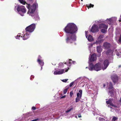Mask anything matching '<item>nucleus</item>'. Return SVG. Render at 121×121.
Masks as SVG:
<instances>
[{"instance_id":"1","label":"nucleus","mask_w":121,"mask_h":121,"mask_svg":"<svg viewBox=\"0 0 121 121\" xmlns=\"http://www.w3.org/2000/svg\"><path fill=\"white\" fill-rule=\"evenodd\" d=\"M65 33L68 34L66 35V42L67 43H72L76 40V25L73 23H68L64 28Z\"/></svg>"},{"instance_id":"2","label":"nucleus","mask_w":121,"mask_h":121,"mask_svg":"<svg viewBox=\"0 0 121 121\" xmlns=\"http://www.w3.org/2000/svg\"><path fill=\"white\" fill-rule=\"evenodd\" d=\"M96 55L95 53H94L91 55V57L89 58V69L90 71H92L94 69L96 71H98L101 70L102 68L100 63H98L94 66L92 62L96 60Z\"/></svg>"},{"instance_id":"3","label":"nucleus","mask_w":121,"mask_h":121,"mask_svg":"<svg viewBox=\"0 0 121 121\" xmlns=\"http://www.w3.org/2000/svg\"><path fill=\"white\" fill-rule=\"evenodd\" d=\"M38 7V5L36 3H34L32 6L28 4L26 6V7L28 9L27 14L30 16L34 17L36 20H39V18L38 15L35 13V10Z\"/></svg>"},{"instance_id":"4","label":"nucleus","mask_w":121,"mask_h":121,"mask_svg":"<svg viewBox=\"0 0 121 121\" xmlns=\"http://www.w3.org/2000/svg\"><path fill=\"white\" fill-rule=\"evenodd\" d=\"M107 88L108 89L109 94L113 96L116 94V90L114 89L111 82H109L107 83Z\"/></svg>"},{"instance_id":"5","label":"nucleus","mask_w":121,"mask_h":121,"mask_svg":"<svg viewBox=\"0 0 121 121\" xmlns=\"http://www.w3.org/2000/svg\"><path fill=\"white\" fill-rule=\"evenodd\" d=\"M17 10L18 13L21 16H23L26 12V10L25 7L22 5H17Z\"/></svg>"},{"instance_id":"6","label":"nucleus","mask_w":121,"mask_h":121,"mask_svg":"<svg viewBox=\"0 0 121 121\" xmlns=\"http://www.w3.org/2000/svg\"><path fill=\"white\" fill-rule=\"evenodd\" d=\"M18 0L23 5H25L26 4H27L26 6L27 5L29 4L30 6H32L35 3H36L37 4L36 2V0H27V3L23 0Z\"/></svg>"},{"instance_id":"7","label":"nucleus","mask_w":121,"mask_h":121,"mask_svg":"<svg viewBox=\"0 0 121 121\" xmlns=\"http://www.w3.org/2000/svg\"><path fill=\"white\" fill-rule=\"evenodd\" d=\"M69 69V68L68 69L65 68L64 69H58L57 70L55 69L54 72V74L55 75L62 74L65 72H67Z\"/></svg>"},{"instance_id":"8","label":"nucleus","mask_w":121,"mask_h":121,"mask_svg":"<svg viewBox=\"0 0 121 121\" xmlns=\"http://www.w3.org/2000/svg\"><path fill=\"white\" fill-rule=\"evenodd\" d=\"M35 27V25L34 24H33L27 27L26 30L27 32H31L34 31Z\"/></svg>"},{"instance_id":"9","label":"nucleus","mask_w":121,"mask_h":121,"mask_svg":"<svg viewBox=\"0 0 121 121\" xmlns=\"http://www.w3.org/2000/svg\"><path fill=\"white\" fill-rule=\"evenodd\" d=\"M113 102V99H110L108 100L107 101H106V103L108 104H109L110 105V106L109 107V105H108V107H110L111 108V111L112 112L114 111V109H113V108L112 107H111L110 106H112V107H116V106L114 105L112 103Z\"/></svg>"},{"instance_id":"10","label":"nucleus","mask_w":121,"mask_h":121,"mask_svg":"<svg viewBox=\"0 0 121 121\" xmlns=\"http://www.w3.org/2000/svg\"><path fill=\"white\" fill-rule=\"evenodd\" d=\"M82 94V91L80 90L77 93V97L76 98V102H78L80 100L81 98Z\"/></svg>"},{"instance_id":"11","label":"nucleus","mask_w":121,"mask_h":121,"mask_svg":"<svg viewBox=\"0 0 121 121\" xmlns=\"http://www.w3.org/2000/svg\"><path fill=\"white\" fill-rule=\"evenodd\" d=\"M103 37V35H100L98 38L97 40H96V42L94 43H95L96 44H99L101 42L103 41L104 40L102 39Z\"/></svg>"},{"instance_id":"12","label":"nucleus","mask_w":121,"mask_h":121,"mask_svg":"<svg viewBox=\"0 0 121 121\" xmlns=\"http://www.w3.org/2000/svg\"><path fill=\"white\" fill-rule=\"evenodd\" d=\"M99 31V28L98 26L95 24L93 26L91 29V31L93 33L97 32Z\"/></svg>"},{"instance_id":"13","label":"nucleus","mask_w":121,"mask_h":121,"mask_svg":"<svg viewBox=\"0 0 121 121\" xmlns=\"http://www.w3.org/2000/svg\"><path fill=\"white\" fill-rule=\"evenodd\" d=\"M104 66L102 67L103 70H104L109 65L108 60H105L103 62Z\"/></svg>"},{"instance_id":"14","label":"nucleus","mask_w":121,"mask_h":121,"mask_svg":"<svg viewBox=\"0 0 121 121\" xmlns=\"http://www.w3.org/2000/svg\"><path fill=\"white\" fill-rule=\"evenodd\" d=\"M113 52V50H108L106 52L104 51L103 52V54L106 53V54L107 55H109L110 56H111V59H112L113 57L112 54Z\"/></svg>"},{"instance_id":"15","label":"nucleus","mask_w":121,"mask_h":121,"mask_svg":"<svg viewBox=\"0 0 121 121\" xmlns=\"http://www.w3.org/2000/svg\"><path fill=\"white\" fill-rule=\"evenodd\" d=\"M25 32V34L24 35H23V37L22 38L23 39V40H26L28 39L29 37V35L30 33L29 32L26 31L25 32L23 31V34H24ZM23 35H22V36Z\"/></svg>"},{"instance_id":"16","label":"nucleus","mask_w":121,"mask_h":121,"mask_svg":"<svg viewBox=\"0 0 121 121\" xmlns=\"http://www.w3.org/2000/svg\"><path fill=\"white\" fill-rule=\"evenodd\" d=\"M108 26V25H106L104 24L101 23L99 25V28L101 29L102 28L107 29Z\"/></svg>"},{"instance_id":"17","label":"nucleus","mask_w":121,"mask_h":121,"mask_svg":"<svg viewBox=\"0 0 121 121\" xmlns=\"http://www.w3.org/2000/svg\"><path fill=\"white\" fill-rule=\"evenodd\" d=\"M88 31H85V35L86 36V38H87V39L88 41L90 42H91L94 39L92 36L91 35H89L88 37L87 38V33Z\"/></svg>"},{"instance_id":"18","label":"nucleus","mask_w":121,"mask_h":121,"mask_svg":"<svg viewBox=\"0 0 121 121\" xmlns=\"http://www.w3.org/2000/svg\"><path fill=\"white\" fill-rule=\"evenodd\" d=\"M111 78L113 82H115L117 81L118 78L117 75L113 74L111 76Z\"/></svg>"},{"instance_id":"19","label":"nucleus","mask_w":121,"mask_h":121,"mask_svg":"<svg viewBox=\"0 0 121 121\" xmlns=\"http://www.w3.org/2000/svg\"><path fill=\"white\" fill-rule=\"evenodd\" d=\"M75 62V61H72L71 59H69L68 60H67L65 64L67 65L68 66H70L72 64H74Z\"/></svg>"},{"instance_id":"20","label":"nucleus","mask_w":121,"mask_h":121,"mask_svg":"<svg viewBox=\"0 0 121 121\" xmlns=\"http://www.w3.org/2000/svg\"><path fill=\"white\" fill-rule=\"evenodd\" d=\"M41 57L40 56H39L38 59L37 61L39 64L42 66L41 67V69H42V66L44 64V62L42 60H41Z\"/></svg>"},{"instance_id":"21","label":"nucleus","mask_w":121,"mask_h":121,"mask_svg":"<svg viewBox=\"0 0 121 121\" xmlns=\"http://www.w3.org/2000/svg\"><path fill=\"white\" fill-rule=\"evenodd\" d=\"M98 91L97 88L95 87V90H94L92 92V93L91 94V96H93V97L95 98L96 97V95H97Z\"/></svg>"},{"instance_id":"22","label":"nucleus","mask_w":121,"mask_h":121,"mask_svg":"<svg viewBox=\"0 0 121 121\" xmlns=\"http://www.w3.org/2000/svg\"><path fill=\"white\" fill-rule=\"evenodd\" d=\"M103 46L104 48L107 49L110 47L111 45L109 43L106 42L103 43Z\"/></svg>"},{"instance_id":"23","label":"nucleus","mask_w":121,"mask_h":121,"mask_svg":"<svg viewBox=\"0 0 121 121\" xmlns=\"http://www.w3.org/2000/svg\"><path fill=\"white\" fill-rule=\"evenodd\" d=\"M106 22L109 24H111L113 22L112 18L107 19L105 21Z\"/></svg>"},{"instance_id":"24","label":"nucleus","mask_w":121,"mask_h":121,"mask_svg":"<svg viewBox=\"0 0 121 121\" xmlns=\"http://www.w3.org/2000/svg\"><path fill=\"white\" fill-rule=\"evenodd\" d=\"M97 52L99 53L101 52L102 51V48L101 46H98L97 47Z\"/></svg>"},{"instance_id":"25","label":"nucleus","mask_w":121,"mask_h":121,"mask_svg":"<svg viewBox=\"0 0 121 121\" xmlns=\"http://www.w3.org/2000/svg\"><path fill=\"white\" fill-rule=\"evenodd\" d=\"M69 88V86L68 85L66 86L65 88V89L64 91V94H65L67 92L68 89Z\"/></svg>"},{"instance_id":"26","label":"nucleus","mask_w":121,"mask_h":121,"mask_svg":"<svg viewBox=\"0 0 121 121\" xmlns=\"http://www.w3.org/2000/svg\"><path fill=\"white\" fill-rule=\"evenodd\" d=\"M72 109V108H68V109L65 112L66 113H67L68 112H69ZM67 113H65L64 114H63V116H66L67 115Z\"/></svg>"},{"instance_id":"27","label":"nucleus","mask_w":121,"mask_h":121,"mask_svg":"<svg viewBox=\"0 0 121 121\" xmlns=\"http://www.w3.org/2000/svg\"><path fill=\"white\" fill-rule=\"evenodd\" d=\"M118 118L117 117L115 116L113 117V118L112 119V121H117Z\"/></svg>"},{"instance_id":"28","label":"nucleus","mask_w":121,"mask_h":121,"mask_svg":"<svg viewBox=\"0 0 121 121\" xmlns=\"http://www.w3.org/2000/svg\"><path fill=\"white\" fill-rule=\"evenodd\" d=\"M83 78L82 77H80L78 78L77 80H76V82H79L81 81L82 79Z\"/></svg>"},{"instance_id":"29","label":"nucleus","mask_w":121,"mask_h":121,"mask_svg":"<svg viewBox=\"0 0 121 121\" xmlns=\"http://www.w3.org/2000/svg\"><path fill=\"white\" fill-rule=\"evenodd\" d=\"M107 29H102L101 30V31L103 33H105Z\"/></svg>"},{"instance_id":"30","label":"nucleus","mask_w":121,"mask_h":121,"mask_svg":"<svg viewBox=\"0 0 121 121\" xmlns=\"http://www.w3.org/2000/svg\"><path fill=\"white\" fill-rule=\"evenodd\" d=\"M22 36H20V35L19 34L16 37V38L17 39H20L21 38H22Z\"/></svg>"},{"instance_id":"31","label":"nucleus","mask_w":121,"mask_h":121,"mask_svg":"<svg viewBox=\"0 0 121 121\" xmlns=\"http://www.w3.org/2000/svg\"><path fill=\"white\" fill-rule=\"evenodd\" d=\"M94 6V5L93 4H90L89 5H88L87 6V8L89 9V8H91V7H93Z\"/></svg>"},{"instance_id":"32","label":"nucleus","mask_w":121,"mask_h":121,"mask_svg":"<svg viewBox=\"0 0 121 121\" xmlns=\"http://www.w3.org/2000/svg\"><path fill=\"white\" fill-rule=\"evenodd\" d=\"M94 43H90L89 44H88V47L89 48H90L92 47L93 46V44H94Z\"/></svg>"},{"instance_id":"33","label":"nucleus","mask_w":121,"mask_h":121,"mask_svg":"<svg viewBox=\"0 0 121 121\" xmlns=\"http://www.w3.org/2000/svg\"><path fill=\"white\" fill-rule=\"evenodd\" d=\"M63 63H60L59 64V67H63Z\"/></svg>"},{"instance_id":"34","label":"nucleus","mask_w":121,"mask_h":121,"mask_svg":"<svg viewBox=\"0 0 121 121\" xmlns=\"http://www.w3.org/2000/svg\"><path fill=\"white\" fill-rule=\"evenodd\" d=\"M99 121H105L104 119L101 117H99Z\"/></svg>"},{"instance_id":"35","label":"nucleus","mask_w":121,"mask_h":121,"mask_svg":"<svg viewBox=\"0 0 121 121\" xmlns=\"http://www.w3.org/2000/svg\"><path fill=\"white\" fill-rule=\"evenodd\" d=\"M74 82H71L70 84V85L69 86V87H71L73 84L74 83Z\"/></svg>"},{"instance_id":"36","label":"nucleus","mask_w":121,"mask_h":121,"mask_svg":"<svg viewBox=\"0 0 121 121\" xmlns=\"http://www.w3.org/2000/svg\"><path fill=\"white\" fill-rule=\"evenodd\" d=\"M68 80V79H63L61 80V81L64 82H66Z\"/></svg>"},{"instance_id":"37","label":"nucleus","mask_w":121,"mask_h":121,"mask_svg":"<svg viewBox=\"0 0 121 121\" xmlns=\"http://www.w3.org/2000/svg\"><path fill=\"white\" fill-rule=\"evenodd\" d=\"M95 22L96 23H100L101 22H103V21H101L100 20H99V21H95Z\"/></svg>"},{"instance_id":"38","label":"nucleus","mask_w":121,"mask_h":121,"mask_svg":"<svg viewBox=\"0 0 121 121\" xmlns=\"http://www.w3.org/2000/svg\"><path fill=\"white\" fill-rule=\"evenodd\" d=\"M119 42L121 43V35L119 39Z\"/></svg>"},{"instance_id":"39","label":"nucleus","mask_w":121,"mask_h":121,"mask_svg":"<svg viewBox=\"0 0 121 121\" xmlns=\"http://www.w3.org/2000/svg\"><path fill=\"white\" fill-rule=\"evenodd\" d=\"M70 95L71 96H72V95H73V92L72 91L71 92H70Z\"/></svg>"},{"instance_id":"40","label":"nucleus","mask_w":121,"mask_h":121,"mask_svg":"<svg viewBox=\"0 0 121 121\" xmlns=\"http://www.w3.org/2000/svg\"><path fill=\"white\" fill-rule=\"evenodd\" d=\"M117 55L119 57V58L120 57L121 58V56H120L119 55V53H118V54H117Z\"/></svg>"},{"instance_id":"41","label":"nucleus","mask_w":121,"mask_h":121,"mask_svg":"<svg viewBox=\"0 0 121 121\" xmlns=\"http://www.w3.org/2000/svg\"><path fill=\"white\" fill-rule=\"evenodd\" d=\"M66 97V95H64L63 96L61 97V98H65Z\"/></svg>"},{"instance_id":"42","label":"nucleus","mask_w":121,"mask_h":121,"mask_svg":"<svg viewBox=\"0 0 121 121\" xmlns=\"http://www.w3.org/2000/svg\"><path fill=\"white\" fill-rule=\"evenodd\" d=\"M32 109L34 110H35L36 109V108L35 107H33L32 108Z\"/></svg>"},{"instance_id":"43","label":"nucleus","mask_w":121,"mask_h":121,"mask_svg":"<svg viewBox=\"0 0 121 121\" xmlns=\"http://www.w3.org/2000/svg\"><path fill=\"white\" fill-rule=\"evenodd\" d=\"M78 116L79 117H81V115L80 114H78Z\"/></svg>"},{"instance_id":"44","label":"nucleus","mask_w":121,"mask_h":121,"mask_svg":"<svg viewBox=\"0 0 121 121\" xmlns=\"http://www.w3.org/2000/svg\"><path fill=\"white\" fill-rule=\"evenodd\" d=\"M107 84H104L103 85V86L104 87H105L106 86V85Z\"/></svg>"},{"instance_id":"45","label":"nucleus","mask_w":121,"mask_h":121,"mask_svg":"<svg viewBox=\"0 0 121 121\" xmlns=\"http://www.w3.org/2000/svg\"><path fill=\"white\" fill-rule=\"evenodd\" d=\"M120 101L121 102V98L120 99Z\"/></svg>"},{"instance_id":"46","label":"nucleus","mask_w":121,"mask_h":121,"mask_svg":"<svg viewBox=\"0 0 121 121\" xmlns=\"http://www.w3.org/2000/svg\"><path fill=\"white\" fill-rule=\"evenodd\" d=\"M121 65H120L119 66V67H121Z\"/></svg>"},{"instance_id":"47","label":"nucleus","mask_w":121,"mask_h":121,"mask_svg":"<svg viewBox=\"0 0 121 121\" xmlns=\"http://www.w3.org/2000/svg\"><path fill=\"white\" fill-rule=\"evenodd\" d=\"M77 31V27H76V31Z\"/></svg>"},{"instance_id":"48","label":"nucleus","mask_w":121,"mask_h":121,"mask_svg":"<svg viewBox=\"0 0 121 121\" xmlns=\"http://www.w3.org/2000/svg\"><path fill=\"white\" fill-rule=\"evenodd\" d=\"M93 114H94V115H95V114H94V113H93Z\"/></svg>"},{"instance_id":"49","label":"nucleus","mask_w":121,"mask_h":121,"mask_svg":"<svg viewBox=\"0 0 121 121\" xmlns=\"http://www.w3.org/2000/svg\"><path fill=\"white\" fill-rule=\"evenodd\" d=\"M81 0V1H83V0Z\"/></svg>"},{"instance_id":"50","label":"nucleus","mask_w":121,"mask_h":121,"mask_svg":"<svg viewBox=\"0 0 121 121\" xmlns=\"http://www.w3.org/2000/svg\"><path fill=\"white\" fill-rule=\"evenodd\" d=\"M105 121H107V120H106Z\"/></svg>"},{"instance_id":"51","label":"nucleus","mask_w":121,"mask_h":121,"mask_svg":"<svg viewBox=\"0 0 121 121\" xmlns=\"http://www.w3.org/2000/svg\"><path fill=\"white\" fill-rule=\"evenodd\" d=\"M87 68V67H86V68Z\"/></svg>"}]
</instances>
